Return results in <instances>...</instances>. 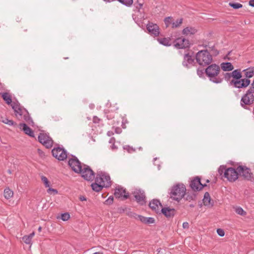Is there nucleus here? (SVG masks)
Wrapping results in <instances>:
<instances>
[{"mask_svg":"<svg viewBox=\"0 0 254 254\" xmlns=\"http://www.w3.org/2000/svg\"><path fill=\"white\" fill-rule=\"evenodd\" d=\"M220 72V66L215 64L209 65L205 69V73L209 80L217 84L221 83L223 80L219 75Z\"/></svg>","mask_w":254,"mask_h":254,"instance_id":"f257e3e1","label":"nucleus"},{"mask_svg":"<svg viewBox=\"0 0 254 254\" xmlns=\"http://www.w3.org/2000/svg\"><path fill=\"white\" fill-rule=\"evenodd\" d=\"M218 173L220 175L226 178L230 182H234L238 179V171L237 168L236 169L232 167L226 168L225 166H220L218 170Z\"/></svg>","mask_w":254,"mask_h":254,"instance_id":"f03ea898","label":"nucleus"},{"mask_svg":"<svg viewBox=\"0 0 254 254\" xmlns=\"http://www.w3.org/2000/svg\"><path fill=\"white\" fill-rule=\"evenodd\" d=\"M186 194V186L182 183L174 185L170 192V197L174 200L179 201Z\"/></svg>","mask_w":254,"mask_h":254,"instance_id":"7ed1b4c3","label":"nucleus"},{"mask_svg":"<svg viewBox=\"0 0 254 254\" xmlns=\"http://www.w3.org/2000/svg\"><path fill=\"white\" fill-rule=\"evenodd\" d=\"M195 59L199 65L206 66L211 63L212 57L207 50H201L197 53Z\"/></svg>","mask_w":254,"mask_h":254,"instance_id":"20e7f679","label":"nucleus"},{"mask_svg":"<svg viewBox=\"0 0 254 254\" xmlns=\"http://www.w3.org/2000/svg\"><path fill=\"white\" fill-rule=\"evenodd\" d=\"M254 93L248 89L244 94L241 99L240 104L245 109H249L248 106L252 105L254 103Z\"/></svg>","mask_w":254,"mask_h":254,"instance_id":"39448f33","label":"nucleus"},{"mask_svg":"<svg viewBox=\"0 0 254 254\" xmlns=\"http://www.w3.org/2000/svg\"><path fill=\"white\" fill-rule=\"evenodd\" d=\"M95 181L102 184L105 188L110 187L111 185V179L109 174L102 171L97 173Z\"/></svg>","mask_w":254,"mask_h":254,"instance_id":"423d86ee","label":"nucleus"},{"mask_svg":"<svg viewBox=\"0 0 254 254\" xmlns=\"http://www.w3.org/2000/svg\"><path fill=\"white\" fill-rule=\"evenodd\" d=\"M79 173H80L81 176L87 181H93L95 178V174L93 170L86 165H83L82 168H81V172Z\"/></svg>","mask_w":254,"mask_h":254,"instance_id":"0eeeda50","label":"nucleus"},{"mask_svg":"<svg viewBox=\"0 0 254 254\" xmlns=\"http://www.w3.org/2000/svg\"><path fill=\"white\" fill-rule=\"evenodd\" d=\"M238 176H242L245 179L250 181L253 178V173L250 168L246 166L239 165L237 167Z\"/></svg>","mask_w":254,"mask_h":254,"instance_id":"6e6552de","label":"nucleus"},{"mask_svg":"<svg viewBox=\"0 0 254 254\" xmlns=\"http://www.w3.org/2000/svg\"><path fill=\"white\" fill-rule=\"evenodd\" d=\"M53 156L60 161H64L67 157L66 151L63 148L58 147L52 150Z\"/></svg>","mask_w":254,"mask_h":254,"instance_id":"1a4fd4ad","label":"nucleus"},{"mask_svg":"<svg viewBox=\"0 0 254 254\" xmlns=\"http://www.w3.org/2000/svg\"><path fill=\"white\" fill-rule=\"evenodd\" d=\"M136 202L140 205H143L146 203V196L144 190L136 189L132 192Z\"/></svg>","mask_w":254,"mask_h":254,"instance_id":"9d476101","label":"nucleus"},{"mask_svg":"<svg viewBox=\"0 0 254 254\" xmlns=\"http://www.w3.org/2000/svg\"><path fill=\"white\" fill-rule=\"evenodd\" d=\"M68 164L72 170L77 173L81 172V168L83 167L77 157L73 156L69 159Z\"/></svg>","mask_w":254,"mask_h":254,"instance_id":"9b49d317","label":"nucleus"},{"mask_svg":"<svg viewBox=\"0 0 254 254\" xmlns=\"http://www.w3.org/2000/svg\"><path fill=\"white\" fill-rule=\"evenodd\" d=\"M38 140L41 143L47 148H51L53 146V140L49 135L45 133H40L38 136Z\"/></svg>","mask_w":254,"mask_h":254,"instance_id":"f8f14e48","label":"nucleus"},{"mask_svg":"<svg viewBox=\"0 0 254 254\" xmlns=\"http://www.w3.org/2000/svg\"><path fill=\"white\" fill-rule=\"evenodd\" d=\"M250 80L247 78H243L237 80H232L230 85H233L237 88H243L247 87L250 84Z\"/></svg>","mask_w":254,"mask_h":254,"instance_id":"ddd939ff","label":"nucleus"},{"mask_svg":"<svg viewBox=\"0 0 254 254\" xmlns=\"http://www.w3.org/2000/svg\"><path fill=\"white\" fill-rule=\"evenodd\" d=\"M190 186L192 190L199 191L206 186V185L202 184L200 182V179L198 177H196L190 181Z\"/></svg>","mask_w":254,"mask_h":254,"instance_id":"4468645a","label":"nucleus"},{"mask_svg":"<svg viewBox=\"0 0 254 254\" xmlns=\"http://www.w3.org/2000/svg\"><path fill=\"white\" fill-rule=\"evenodd\" d=\"M174 45L177 49H186L189 47L190 42L188 39L180 37L174 41Z\"/></svg>","mask_w":254,"mask_h":254,"instance_id":"2eb2a0df","label":"nucleus"},{"mask_svg":"<svg viewBox=\"0 0 254 254\" xmlns=\"http://www.w3.org/2000/svg\"><path fill=\"white\" fill-rule=\"evenodd\" d=\"M114 195L116 198H121L123 200L127 199L129 197V193L123 188H117L114 192Z\"/></svg>","mask_w":254,"mask_h":254,"instance_id":"dca6fc26","label":"nucleus"},{"mask_svg":"<svg viewBox=\"0 0 254 254\" xmlns=\"http://www.w3.org/2000/svg\"><path fill=\"white\" fill-rule=\"evenodd\" d=\"M194 64V59L192 58V56L189 53L185 54L182 62L183 65L189 68L193 66Z\"/></svg>","mask_w":254,"mask_h":254,"instance_id":"f3484780","label":"nucleus"},{"mask_svg":"<svg viewBox=\"0 0 254 254\" xmlns=\"http://www.w3.org/2000/svg\"><path fill=\"white\" fill-rule=\"evenodd\" d=\"M146 28L151 35L155 37L159 36L160 34V29L156 24L149 22L147 24Z\"/></svg>","mask_w":254,"mask_h":254,"instance_id":"a211bd4d","label":"nucleus"},{"mask_svg":"<svg viewBox=\"0 0 254 254\" xmlns=\"http://www.w3.org/2000/svg\"><path fill=\"white\" fill-rule=\"evenodd\" d=\"M149 207L156 213H160L163 208L160 201L158 199H154L149 204Z\"/></svg>","mask_w":254,"mask_h":254,"instance_id":"6ab92c4d","label":"nucleus"},{"mask_svg":"<svg viewBox=\"0 0 254 254\" xmlns=\"http://www.w3.org/2000/svg\"><path fill=\"white\" fill-rule=\"evenodd\" d=\"M12 107L17 118H21L24 112L26 111L25 109L21 107L19 104L15 103L12 104Z\"/></svg>","mask_w":254,"mask_h":254,"instance_id":"aec40b11","label":"nucleus"},{"mask_svg":"<svg viewBox=\"0 0 254 254\" xmlns=\"http://www.w3.org/2000/svg\"><path fill=\"white\" fill-rule=\"evenodd\" d=\"M20 128L24 131L25 134L31 137H34L33 131L26 124L21 123L19 124Z\"/></svg>","mask_w":254,"mask_h":254,"instance_id":"412c9836","label":"nucleus"},{"mask_svg":"<svg viewBox=\"0 0 254 254\" xmlns=\"http://www.w3.org/2000/svg\"><path fill=\"white\" fill-rule=\"evenodd\" d=\"M166 217L170 218L175 215V210L174 208H162L161 211Z\"/></svg>","mask_w":254,"mask_h":254,"instance_id":"4be33fe9","label":"nucleus"},{"mask_svg":"<svg viewBox=\"0 0 254 254\" xmlns=\"http://www.w3.org/2000/svg\"><path fill=\"white\" fill-rule=\"evenodd\" d=\"M203 202L205 206H213V201L211 200L210 194L208 192H206L204 193Z\"/></svg>","mask_w":254,"mask_h":254,"instance_id":"5701e85b","label":"nucleus"},{"mask_svg":"<svg viewBox=\"0 0 254 254\" xmlns=\"http://www.w3.org/2000/svg\"><path fill=\"white\" fill-rule=\"evenodd\" d=\"M224 71H231L234 69V66L231 63L225 62L220 64V67Z\"/></svg>","mask_w":254,"mask_h":254,"instance_id":"b1692460","label":"nucleus"},{"mask_svg":"<svg viewBox=\"0 0 254 254\" xmlns=\"http://www.w3.org/2000/svg\"><path fill=\"white\" fill-rule=\"evenodd\" d=\"M196 32L197 30L194 27H187L183 29L182 33L185 35H193Z\"/></svg>","mask_w":254,"mask_h":254,"instance_id":"393cba45","label":"nucleus"},{"mask_svg":"<svg viewBox=\"0 0 254 254\" xmlns=\"http://www.w3.org/2000/svg\"><path fill=\"white\" fill-rule=\"evenodd\" d=\"M138 218L141 222L145 224H152L155 222V220L152 217H146L141 215H139Z\"/></svg>","mask_w":254,"mask_h":254,"instance_id":"a878e982","label":"nucleus"},{"mask_svg":"<svg viewBox=\"0 0 254 254\" xmlns=\"http://www.w3.org/2000/svg\"><path fill=\"white\" fill-rule=\"evenodd\" d=\"M91 187L92 190L96 192L101 191L103 188H105V187L102 184H100L96 181L94 183L91 184Z\"/></svg>","mask_w":254,"mask_h":254,"instance_id":"bb28decb","label":"nucleus"},{"mask_svg":"<svg viewBox=\"0 0 254 254\" xmlns=\"http://www.w3.org/2000/svg\"><path fill=\"white\" fill-rule=\"evenodd\" d=\"M1 97L7 104L9 105L11 103V97L9 93L7 92L2 93Z\"/></svg>","mask_w":254,"mask_h":254,"instance_id":"cd10ccee","label":"nucleus"},{"mask_svg":"<svg viewBox=\"0 0 254 254\" xmlns=\"http://www.w3.org/2000/svg\"><path fill=\"white\" fill-rule=\"evenodd\" d=\"M232 80L240 79L242 77V74L240 69H235L232 72Z\"/></svg>","mask_w":254,"mask_h":254,"instance_id":"c85d7f7f","label":"nucleus"},{"mask_svg":"<svg viewBox=\"0 0 254 254\" xmlns=\"http://www.w3.org/2000/svg\"><path fill=\"white\" fill-rule=\"evenodd\" d=\"M243 72H245V76L247 79L252 77L254 75V71L252 67L244 69Z\"/></svg>","mask_w":254,"mask_h":254,"instance_id":"c756f323","label":"nucleus"},{"mask_svg":"<svg viewBox=\"0 0 254 254\" xmlns=\"http://www.w3.org/2000/svg\"><path fill=\"white\" fill-rule=\"evenodd\" d=\"M158 42L166 46H171L170 39L169 38H161L158 39Z\"/></svg>","mask_w":254,"mask_h":254,"instance_id":"7c9ffc66","label":"nucleus"},{"mask_svg":"<svg viewBox=\"0 0 254 254\" xmlns=\"http://www.w3.org/2000/svg\"><path fill=\"white\" fill-rule=\"evenodd\" d=\"M3 195H4V197L6 199H8L13 196V192L12 190H10L9 188H6L4 190Z\"/></svg>","mask_w":254,"mask_h":254,"instance_id":"2f4dec72","label":"nucleus"},{"mask_svg":"<svg viewBox=\"0 0 254 254\" xmlns=\"http://www.w3.org/2000/svg\"><path fill=\"white\" fill-rule=\"evenodd\" d=\"M0 121L5 124H7L9 126H15L16 124L11 120H9L7 118H4L1 117Z\"/></svg>","mask_w":254,"mask_h":254,"instance_id":"473e14b6","label":"nucleus"},{"mask_svg":"<svg viewBox=\"0 0 254 254\" xmlns=\"http://www.w3.org/2000/svg\"><path fill=\"white\" fill-rule=\"evenodd\" d=\"M196 198V194L194 193H187V195L186 197V200L190 201L191 200H194Z\"/></svg>","mask_w":254,"mask_h":254,"instance_id":"72a5a7b5","label":"nucleus"},{"mask_svg":"<svg viewBox=\"0 0 254 254\" xmlns=\"http://www.w3.org/2000/svg\"><path fill=\"white\" fill-rule=\"evenodd\" d=\"M144 3L143 0H137V1L135 2L134 5L136 8L139 11V10L142 8L143 5Z\"/></svg>","mask_w":254,"mask_h":254,"instance_id":"f704fd0d","label":"nucleus"},{"mask_svg":"<svg viewBox=\"0 0 254 254\" xmlns=\"http://www.w3.org/2000/svg\"><path fill=\"white\" fill-rule=\"evenodd\" d=\"M120 2L123 4L130 7L133 3V0H118Z\"/></svg>","mask_w":254,"mask_h":254,"instance_id":"c9c22d12","label":"nucleus"},{"mask_svg":"<svg viewBox=\"0 0 254 254\" xmlns=\"http://www.w3.org/2000/svg\"><path fill=\"white\" fill-rule=\"evenodd\" d=\"M182 22H183V19L182 18L178 19L176 21V22H172V27L173 28H175L179 27L182 24Z\"/></svg>","mask_w":254,"mask_h":254,"instance_id":"e433bc0d","label":"nucleus"},{"mask_svg":"<svg viewBox=\"0 0 254 254\" xmlns=\"http://www.w3.org/2000/svg\"><path fill=\"white\" fill-rule=\"evenodd\" d=\"M41 180L44 184L45 187L46 188L50 187V183L49 181H48V179L45 176H42L41 177Z\"/></svg>","mask_w":254,"mask_h":254,"instance_id":"4c0bfd02","label":"nucleus"},{"mask_svg":"<svg viewBox=\"0 0 254 254\" xmlns=\"http://www.w3.org/2000/svg\"><path fill=\"white\" fill-rule=\"evenodd\" d=\"M229 5L234 9H239L243 7V5L240 3L230 2Z\"/></svg>","mask_w":254,"mask_h":254,"instance_id":"58836bf2","label":"nucleus"},{"mask_svg":"<svg viewBox=\"0 0 254 254\" xmlns=\"http://www.w3.org/2000/svg\"><path fill=\"white\" fill-rule=\"evenodd\" d=\"M172 19V17L171 16L167 17L165 18L164 21L165 24V25L166 27H168L170 25V24L172 23L171 19Z\"/></svg>","mask_w":254,"mask_h":254,"instance_id":"ea45409f","label":"nucleus"},{"mask_svg":"<svg viewBox=\"0 0 254 254\" xmlns=\"http://www.w3.org/2000/svg\"><path fill=\"white\" fill-rule=\"evenodd\" d=\"M70 218V215L68 213H64L62 214L61 219L63 221H67Z\"/></svg>","mask_w":254,"mask_h":254,"instance_id":"a19ab883","label":"nucleus"},{"mask_svg":"<svg viewBox=\"0 0 254 254\" xmlns=\"http://www.w3.org/2000/svg\"><path fill=\"white\" fill-rule=\"evenodd\" d=\"M22 240L25 244H30L32 240L28 236H24L22 238Z\"/></svg>","mask_w":254,"mask_h":254,"instance_id":"79ce46f5","label":"nucleus"},{"mask_svg":"<svg viewBox=\"0 0 254 254\" xmlns=\"http://www.w3.org/2000/svg\"><path fill=\"white\" fill-rule=\"evenodd\" d=\"M223 76L226 81H229L231 77H232V72L231 73H225L223 74Z\"/></svg>","mask_w":254,"mask_h":254,"instance_id":"37998d69","label":"nucleus"},{"mask_svg":"<svg viewBox=\"0 0 254 254\" xmlns=\"http://www.w3.org/2000/svg\"><path fill=\"white\" fill-rule=\"evenodd\" d=\"M205 70L201 68H198L197 70V74L200 77H202L204 76Z\"/></svg>","mask_w":254,"mask_h":254,"instance_id":"c03bdc74","label":"nucleus"},{"mask_svg":"<svg viewBox=\"0 0 254 254\" xmlns=\"http://www.w3.org/2000/svg\"><path fill=\"white\" fill-rule=\"evenodd\" d=\"M236 212H237V214L241 215H243L245 214V212L241 207H238L237 208H236Z\"/></svg>","mask_w":254,"mask_h":254,"instance_id":"a18cd8bd","label":"nucleus"},{"mask_svg":"<svg viewBox=\"0 0 254 254\" xmlns=\"http://www.w3.org/2000/svg\"><path fill=\"white\" fill-rule=\"evenodd\" d=\"M47 192L48 193L51 194L52 193H53L54 194H57L58 193V190L56 189L49 188L47 190Z\"/></svg>","mask_w":254,"mask_h":254,"instance_id":"49530a36","label":"nucleus"},{"mask_svg":"<svg viewBox=\"0 0 254 254\" xmlns=\"http://www.w3.org/2000/svg\"><path fill=\"white\" fill-rule=\"evenodd\" d=\"M217 233L218 235L221 237H223L225 235L224 231L223 229H220V228L217 229Z\"/></svg>","mask_w":254,"mask_h":254,"instance_id":"de8ad7c7","label":"nucleus"},{"mask_svg":"<svg viewBox=\"0 0 254 254\" xmlns=\"http://www.w3.org/2000/svg\"><path fill=\"white\" fill-rule=\"evenodd\" d=\"M114 197L112 196H110L106 201L105 202L107 204H111L113 203Z\"/></svg>","mask_w":254,"mask_h":254,"instance_id":"09e8293b","label":"nucleus"},{"mask_svg":"<svg viewBox=\"0 0 254 254\" xmlns=\"http://www.w3.org/2000/svg\"><path fill=\"white\" fill-rule=\"evenodd\" d=\"M124 148L125 149L127 150V151L129 153H131V152H134L135 151V149H134L132 147H130L129 146H124Z\"/></svg>","mask_w":254,"mask_h":254,"instance_id":"8fccbe9b","label":"nucleus"},{"mask_svg":"<svg viewBox=\"0 0 254 254\" xmlns=\"http://www.w3.org/2000/svg\"><path fill=\"white\" fill-rule=\"evenodd\" d=\"M100 119L96 116H94L93 118V122L94 123H99Z\"/></svg>","mask_w":254,"mask_h":254,"instance_id":"3c124183","label":"nucleus"},{"mask_svg":"<svg viewBox=\"0 0 254 254\" xmlns=\"http://www.w3.org/2000/svg\"><path fill=\"white\" fill-rule=\"evenodd\" d=\"M189 224L187 222H185L183 223V227L184 229H188V228H189Z\"/></svg>","mask_w":254,"mask_h":254,"instance_id":"603ef678","label":"nucleus"},{"mask_svg":"<svg viewBox=\"0 0 254 254\" xmlns=\"http://www.w3.org/2000/svg\"><path fill=\"white\" fill-rule=\"evenodd\" d=\"M249 89L254 93V80L253 81L251 85V87Z\"/></svg>","mask_w":254,"mask_h":254,"instance_id":"864d4df0","label":"nucleus"},{"mask_svg":"<svg viewBox=\"0 0 254 254\" xmlns=\"http://www.w3.org/2000/svg\"><path fill=\"white\" fill-rule=\"evenodd\" d=\"M249 5L252 7H254V0H250L249 1Z\"/></svg>","mask_w":254,"mask_h":254,"instance_id":"5fc2aeb1","label":"nucleus"},{"mask_svg":"<svg viewBox=\"0 0 254 254\" xmlns=\"http://www.w3.org/2000/svg\"><path fill=\"white\" fill-rule=\"evenodd\" d=\"M115 139L114 137L111 138L109 140V143H112V144L115 143Z\"/></svg>","mask_w":254,"mask_h":254,"instance_id":"6e6d98bb","label":"nucleus"},{"mask_svg":"<svg viewBox=\"0 0 254 254\" xmlns=\"http://www.w3.org/2000/svg\"><path fill=\"white\" fill-rule=\"evenodd\" d=\"M34 235H35V233L32 232V233L30 234L29 235H27V236L32 240V239L34 237Z\"/></svg>","mask_w":254,"mask_h":254,"instance_id":"4d7b16f0","label":"nucleus"},{"mask_svg":"<svg viewBox=\"0 0 254 254\" xmlns=\"http://www.w3.org/2000/svg\"><path fill=\"white\" fill-rule=\"evenodd\" d=\"M79 198L81 201L86 200V198L83 196H81Z\"/></svg>","mask_w":254,"mask_h":254,"instance_id":"13d9d810","label":"nucleus"},{"mask_svg":"<svg viewBox=\"0 0 254 254\" xmlns=\"http://www.w3.org/2000/svg\"><path fill=\"white\" fill-rule=\"evenodd\" d=\"M121 132V129L120 128H118V129H116V132L117 133H120Z\"/></svg>","mask_w":254,"mask_h":254,"instance_id":"bf43d9fd","label":"nucleus"},{"mask_svg":"<svg viewBox=\"0 0 254 254\" xmlns=\"http://www.w3.org/2000/svg\"><path fill=\"white\" fill-rule=\"evenodd\" d=\"M112 148L113 149H114L117 148V147H116V146L115 145V143H114V144H112Z\"/></svg>","mask_w":254,"mask_h":254,"instance_id":"052dcab7","label":"nucleus"},{"mask_svg":"<svg viewBox=\"0 0 254 254\" xmlns=\"http://www.w3.org/2000/svg\"><path fill=\"white\" fill-rule=\"evenodd\" d=\"M93 254H103V253L102 252H96Z\"/></svg>","mask_w":254,"mask_h":254,"instance_id":"680f3d73","label":"nucleus"},{"mask_svg":"<svg viewBox=\"0 0 254 254\" xmlns=\"http://www.w3.org/2000/svg\"><path fill=\"white\" fill-rule=\"evenodd\" d=\"M41 230H42V227H41V226L39 227L38 229V231H39V232H41Z\"/></svg>","mask_w":254,"mask_h":254,"instance_id":"e2e57ef3","label":"nucleus"},{"mask_svg":"<svg viewBox=\"0 0 254 254\" xmlns=\"http://www.w3.org/2000/svg\"><path fill=\"white\" fill-rule=\"evenodd\" d=\"M190 207H194V205H193V204H190Z\"/></svg>","mask_w":254,"mask_h":254,"instance_id":"0e129e2a","label":"nucleus"},{"mask_svg":"<svg viewBox=\"0 0 254 254\" xmlns=\"http://www.w3.org/2000/svg\"><path fill=\"white\" fill-rule=\"evenodd\" d=\"M206 183H209V180H207L206 181Z\"/></svg>","mask_w":254,"mask_h":254,"instance_id":"69168bd1","label":"nucleus"}]
</instances>
